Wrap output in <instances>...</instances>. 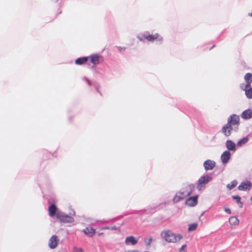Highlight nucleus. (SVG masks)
Returning a JSON list of instances; mask_svg holds the SVG:
<instances>
[{"label": "nucleus", "mask_w": 252, "mask_h": 252, "mask_svg": "<svg viewBox=\"0 0 252 252\" xmlns=\"http://www.w3.org/2000/svg\"><path fill=\"white\" fill-rule=\"evenodd\" d=\"M197 226V223H192L189 225L188 230L189 231L195 230L196 229Z\"/></svg>", "instance_id": "obj_26"}, {"label": "nucleus", "mask_w": 252, "mask_h": 252, "mask_svg": "<svg viewBox=\"0 0 252 252\" xmlns=\"http://www.w3.org/2000/svg\"><path fill=\"white\" fill-rule=\"evenodd\" d=\"M212 179V177L208 175L201 176L198 181L197 188L198 189L201 190L202 188H204L205 185Z\"/></svg>", "instance_id": "obj_3"}, {"label": "nucleus", "mask_w": 252, "mask_h": 252, "mask_svg": "<svg viewBox=\"0 0 252 252\" xmlns=\"http://www.w3.org/2000/svg\"><path fill=\"white\" fill-rule=\"evenodd\" d=\"M226 147L228 150H230V151H234L236 150V145L231 140L226 141Z\"/></svg>", "instance_id": "obj_19"}, {"label": "nucleus", "mask_w": 252, "mask_h": 252, "mask_svg": "<svg viewBox=\"0 0 252 252\" xmlns=\"http://www.w3.org/2000/svg\"><path fill=\"white\" fill-rule=\"evenodd\" d=\"M252 187V183L249 181H246L241 183L238 186V189L240 190L245 191L250 190Z\"/></svg>", "instance_id": "obj_7"}, {"label": "nucleus", "mask_w": 252, "mask_h": 252, "mask_svg": "<svg viewBox=\"0 0 252 252\" xmlns=\"http://www.w3.org/2000/svg\"><path fill=\"white\" fill-rule=\"evenodd\" d=\"M73 252H83V251L82 248H78L77 247H73Z\"/></svg>", "instance_id": "obj_28"}, {"label": "nucleus", "mask_w": 252, "mask_h": 252, "mask_svg": "<svg viewBox=\"0 0 252 252\" xmlns=\"http://www.w3.org/2000/svg\"><path fill=\"white\" fill-rule=\"evenodd\" d=\"M118 48L120 52H122V51H125L126 50V47H118Z\"/></svg>", "instance_id": "obj_30"}, {"label": "nucleus", "mask_w": 252, "mask_h": 252, "mask_svg": "<svg viewBox=\"0 0 252 252\" xmlns=\"http://www.w3.org/2000/svg\"><path fill=\"white\" fill-rule=\"evenodd\" d=\"M57 210V208L55 204H52V205H51L48 208V212H49V216L51 217H54L56 214Z\"/></svg>", "instance_id": "obj_16"}, {"label": "nucleus", "mask_w": 252, "mask_h": 252, "mask_svg": "<svg viewBox=\"0 0 252 252\" xmlns=\"http://www.w3.org/2000/svg\"><path fill=\"white\" fill-rule=\"evenodd\" d=\"M143 37L147 40L153 42L154 40L158 39L159 35L158 33L150 34L148 32H146L143 34Z\"/></svg>", "instance_id": "obj_10"}, {"label": "nucleus", "mask_w": 252, "mask_h": 252, "mask_svg": "<svg viewBox=\"0 0 252 252\" xmlns=\"http://www.w3.org/2000/svg\"><path fill=\"white\" fill-rule=\"evenodd\" d=\"M138 38H139V39L140 41H143V38H141V37H139V36L138 37Z\"/></svg>", "instance_id": "obj_33"}, {"label": "nucleus", "mask_w": 252, "mask_h": 252, "mask_svg": "<svg viewBox=\"0 0 252 252\" xmlns=\"http://www.w3.org/2000/svg\"><path fill=\"white\" fill-rule=\"evenodd\" d=\"M161 236L166 242L172 243L177 242L183 238L182 235L175 234L169 230L162 231L161 232Z\"/></svg>", "instance_id": "obj_1"}, {"label": "nucleus", "mask_w": 252, "mask_h": 252, "mask_svg": "<svg viewBox=\"0 0 252 252\" xmlns=\"http://www.w3.org/2000/svg\"><path fill=\"white\" fill-rule=\"evenodd\" d=\"M203 166L206 171L213 170L216 166V162L211 159L205 161Z\"/></svg>", "instance_id": "obj_8"}, {"label": "nucleus", "mask_w": 252, "mask_h": 252, "mask_svg": "<svg viewBox=\"0 0 252 252\" xmlns=\"http://www.w3.org/2000/svg\"><path fill=\"white\" fill-rule=\"evenodd\" d=\"M232 198L236 201V203H237L238 205L240 208H242L243 204L241 201V197L238 195H234L232 196Z\"/></svg>", "instance_id": "obj_22"}, {"label": "nucleus", "mask_w": 252, "mask_h": 252, "mask_svg": "<svg viewBox=\"0 0 252 252\" xmlns=\"http://www.w3.org/2000/svg\"><path fill=\"white\" fill-rule=\"evenodd\" d=\"M232 129V127L229 125H227V124H226L222 127V132L225 136L228 137L230 135Z\"/></svg>", "instance_id": "obj_13"}, {"label": "nucleus", "mask_w": 252, "mask_h": 252, "mask_svg": "<svg viewBox=\"0 0 252 252\" xmlns=\"http://www.w3.org/2000/svg\"><path fill=\"white\" fill-rule=\"evenodd\" d=\"M197 196L190 197L187 200L186 203L190 206H194L197 203Z\"/></svg>", "instance_id": "obj_14"}, {"label": "nucleus", "mask_w": 252, "mask_h": 252, "mask_svg": "<svg viewBox=\"0 0 252 252\" xmlns=\"http://www.w3.org/2000/svg\"><path fill=\"white\" fill-rule=\"evenodd\" d=\"M59 242L58 237L56 235H54L49 239V247L52 249H55L58 246Z\"/></svg>", "instance_id": "obj_6"}, {"label": "nucleus", "mask_w": 252, "mask_h": 252, "mask_svg": "<svg viewBox=\"0 0 252 252\" xmlns=\"http://www.w3.org/2000/svg\"><path fill=\"white\" fill-rule=\"evenodd\" d=\"M248 141V138L245 137L241 140H239L237 142V145L238 146H241L242 145L245 144Z\"/></svg>", "instance_id": "obj_25"}, {"label": "nucleus", "mask_w": 252, "mask_h": 252, "mask_svg": "<svg viewBox=\"0 0 252 252\" xmlns=\"http://www.w3.org/2000/svg\"><path fill=\"white\" fill-rule=\"evenodd\" d=\"M229 222L231 225H236L238 223L239 220L236 217H231L229 219Z\"/></svg>", "instance_id": "obj_23"}, {"label": "nucleus", "mask_w": 252, "mask_h": 252, "mask_svg": "<svg viewBox=\"0 0 252 252\" xmlns=\"http://www.w3.org/2000/svg\"><path fill=\"white\" fill-rule=\"evenodd\" d=\"M246 84L245 87H249L252 83V74L250 73L246 74L244 77Z\"/></svg>", "instance_id": "obj_17"}, {"label": "nucleus", "mask_w": 252, "mask_h": 252, "mask_svg": "<svg viewBox=\"0 0 252 252\" xmlns=\"http://www.w3.org/2000/svg\"><path fill=\"white\" fill-rule=\"evenodd\" d=\"M90 59L91 62L94 64H97L103 61V57L97 54H93L89 57Z\"/></svg>", "instance_id": "obj_5"}, {"label": "nucleus", "mask_w": 252, "mask_h": 252, "mask_svg": "<svg viewBox=\"0 0 252 252\" xmlns=\"http://www.w3.org/2000/svg\"><path fill=\"white\" fill-rule=\"evenodd\" d=\"M224 210H225V211L226 213H228V214H231V210H230V209H229V208H225V209H224Z\"/></svg>", "instance_id": "obj_31"}, {"label": "nucleus", "mask_w": 252, "mask_h": 252, "mask_svg": "<svg viewBox=\"0 0 252 252\" xmlns=\"http://www.w3.org/2000/svg\"><path fill=\"white\" fill-rule=\"evenodd\" d=\"M188 190H191L192 191V189L190 186L186 187L184 190L179 192V193H181V195H184Z\"/></svg>", "instance_id": "obj_27"}, {"label": "nucleus", "mask_w": 252, "mask_h": 252, "mask_svg": "<svg viewBox=\"0 0 252 252\" xmlns=\"http://www.w3.org/2000/svg\"><path fill=\"white\" fill-rule=\"evenodd\" d=\"M127 252H139L138 251L134 250V251H128Z\"/></svg>", "instance_id": "obj_32"}, {"label": "nucleus", "mask_w": 252, "mask_h": 252, "mask_svg": "<svg viewBox=\"0 0 252 252\" xmlns=\"http://www.w3.org/2000/svg\"><path fill=\"white\" fill-rule=\"evenodd\" d=\"M237 184L238 182L236 180H233L230 183V184L227 185V187L229 189H232L237 186Z\"/></svg>", "instance_id": "obj_24"}, {"label": "nucleus", "mask_w": 252, "mask_h": 252, "mask_svg": "<svg viewBox=\"0 0 252 252\" xmlns=\"http://www.w3.org/2000/svg\"><path fill=\"white\" fill-rule=\"evenodd\" d=\"M56 217L62 222L71 223L74 221V219L72 217L62 212L57 213Z\"/></svg>", "instance_id": "obj_2"}, {"label": "nucleus", "mask_w": 252, "mask_h": 252, "mask_svg": "<svg viewBox=\"0 0 252 252\" xmlns=\"http://www.w3.org/2000/svg\"><path fill=\"white\" fill-rule=\"evenodd\" d=\"M239 123V117L236 115H231L228 119L227 121V125H229L231 127L232 126L238 125Z\"/></svg>", "instance_id": "obj_4"}, {"label": "nucleus", "mask_w": 252, "mask_h": 252, "mask_svg": "<svg viewBox=\"0 0 252 252\" xmlns=\"http://www.w3.org/2000/svg\"><path fill=\"white\" fill-rule=\"evenodd\" d=\"M241 117L244 119H249L252 117V110L247 109L241 114Z\"/></svg>", "instance_id": "obj_15"}, {"label": "nucleus", "mask_w": 252, "mask_h": 252, "mask_svg": "<svg viewBox=\"0 0 252 252\" xmlns=\"http://www.w3.org/2000/svg\"><path fill=\"white\" fill-rule=\"evenodd\" d=\"M231 157L230 153L228 151H224L221 156V160L223 163L226 164L229 160Z\"/></svg>", "instance_id": "obj_11"}, {"label": "nucleus", "mask_w": 252, "mask_h": 252, "mask_svg": "<svg viewBox=\"0 0 252 252\" xmlns=\"http://www.w3.org/2000/svg\"><path fill=\"white\" fill-rule=\"evenodd\" d=\"M244 90L245 92V94L246 96L249 98L252 99V88L250 87H245V89Z\"/></svg>", "instance_id": "obj_21"}, {"label": "nucleus", "mask_w": 252, "mask_h": 252, "mask_svg": "<svg viewBox=\"0 0 252 252\" xmlns=\"http://www.w3.org/2000/svg\"><path fill=\"white\" fill-rule=\"evenodd\" d=\"M85 234L89 237H92L95 233V230L92 227H86L83 230Z\"/></svg>", "instance_id": "obj_18"}, {"label": "nucleus", "mask_w": 252, "mask_h": 252, "mask_svg": "<svg viewBox=\"0 0 252 252\" xmlns=\"http://www.w3.org/2000/svg\"><path fill=\"white\" fill-rule=\"evenodd\" d=\"M186 247H187L186 245H183L179 250L180 252H186V250H185Z\"/></svg>", "instance_id": "obj_29"}, {"label": "nucleus", "mask_w": 252, "mask_h": 252, "mask_svg": "<svg viewBox=\"0 0 252 252\" xmlns=\"http://www.w3.org/2000/svg\"><path fill=\"white\" fill-rule=\"evenodd\" d=\"M191 193V190H188L184 195H181V193L178 192L173 198L174 203H177L180 200L184 199Z\"/></svg>", "instance_id": "obj_9"}, {"label": "nucleus", "mask_w": 252, "mask_h": 252, "mask_svg": "<svg viewBox=\"0 0 252 252\" xmlns=\"http://www.w3.org/2000/svg\"><path fill=\"white\" fill-rule=\"evenodd\" d=\"M138 240L133 236L127 237L125 239V243L126 245H135Z\"/></svg>", "instance_id": "obj_12"}, {"label": "nucleus", "mask_w": 252, "mask_h": 252, "mask_svg": "<svg viewBox=\"0 0 252 252\" xmlns=\"http://www.w3.org/2000/svg\"><path fill=\"white\" fill-rule=\"evenodd\" d=\"M89 58L87 57H84L83 58H79L75 60V63L76 64L82 65L87 62Z\"/></svg>", "instance_id": "obj_20"}]
</instances>
